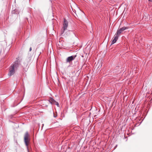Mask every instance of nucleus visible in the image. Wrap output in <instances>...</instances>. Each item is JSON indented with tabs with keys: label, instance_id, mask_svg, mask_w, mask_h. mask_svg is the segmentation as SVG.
Returning a JSON list of instances; mask_svg holds the SVG:
<instances>
[{
	"label": "nucleus",
	"instance_id": "f257e3e1",
	"mask_svg": "<svg viewBox=\"0 0 152 152\" xmlns=\"http://www.w3.org/2000/svg\"><path fill=\"white\" fill-rule=\"evenodd\" d=\"M19 63L18 61H16L12 65L10 69L8 75L11 76L14 74L15 72L19 67Z\"/></svg>",
	"mask_w": 152,
	"mask_h": 152
},
{
	"label": "nucleus",
	"instance_id": "f03ea898",
	"mask_svg": "<svg viewBox=\"0 0 152 152\" xmlns=\"http://www.w3.org/2000/svg\"><path fill=\"white\" fill-rule=\"evenodd\" d=\"M68 26V22L65 19H64V22L63 23V29L61 31V33L62 34L64 33V31L66 30Z\"/></svg>",
	"mask_w": 152,
	"mask_h": 152
},
{
	"label": "nucleus",
	"instance_id": "7ed1b4c3",
	"mask_svg": "<svg viewBox=\"0 0 152 152\" xmlns=\"http://www.w3.org/2000/svg\"><path fill=\"white\" fill-rule=\"evenodd\" d=\"M29 134L28 133L26 132L24 135V141L26 145L27 146L28 145Z\"/></svg>",
	"mask_w": 152,
	"mask_h": 152
},
{
	"label": "nucleus",
	"instance_id": "20e7f679",
	"mask_svg": "<svg viewBox=\"0 0 152 152\" xmlns=\"http://www.w3.org/2000/svg\"><path fill=\"white\" fill-rule=\"evenodd\" d=\"M76 57V55L72 56H71L68 57L67 58L66 60V63H70L72 61L74 60Z\"/></svg>",
	"mask_w": 152,
	"mask_h": 152
},
{
	"label": "nucleus",
	"instance_id": "39448f33",
	"mask_svg": "<svg viewBox=\"0 0 152 152\" xmlns=\"http://www.w3.org/2000/svg\"><path fill=\"white\" fill-rule=\"evenodd\" d=\"M118 35H116L115 34V36L114 37V38L113 39L112 42H111V45L113 44L116 42L117 40H118Z\"/></svg>",
	"mask_w": 152,
	"mask_h": 152
},
{
	"label": "nucleus",
	"instance_id": "423d86ee",
	"mask_svg": "<svg viewBox=\"0 0 152 152\" xmlns=\"http://www.w3.org/2000/svg\"><path fill=\"white\" fill-rule=\"evenodd\" d=\"M123 31L121 30L120 29V28L118 29V30L117 31V33L115 34L118 35V36H119L120 34L121 33V32Z\"/></svg>",
	"mask_w": 152,
	"mask_h": 152
},
{
	"label": "nucleus",
	"instance_id": "0eeeda50",
	"mask_svg": "<svg viewBox=\"0 0 152 152\" xmlns=\"http://www.w3.org/2000/svg\"><path fill=\"white\" fill-rule=\"evenodd\" d=\"M18 11L17 9H15L14 10H13L12 11V14H18Z\"/></svg>",
	"mask_w": 152,
	"mask_h": 152
},
{
	"label": "nucleus",
	"instance_id": "6e6552de",
	"mask_svg": "<svg viewBox=\"0 0 152 152\" xmlns=\"http://www.w3.org/2000/svg\"><path fill=\"white\" fill-rule=\"evenodd\" d=\"M127 28L126 27H123L122 28H120L121 30L123 31L125 29H127Z\"/></svg>",
	"mask_w": 152,
	"mask_h": 152
},
{
	"label": "nucleus",
	"instance_id": "1a4fd4ad",
	"mask_svg": "<svg viewBox=\"0 0 152 152\" xmlns=\"http://www.w3.org/2000/svg\"><path fill=\"white\" fill-rule=\"evenodd\" d=\"M53 114H54V117L55 118L57 116V115H55L54 113H53Z\"/></svg>",
	"mask_w": 152,
	"mask_h": 152
},
{
	"label": "nucleus",
	"instance_id": "9d476101",
	"mask_svg": "<svg viewBox=\"0 0 152 152\" xmlns=\"http://www.w3.org/2000/svg\"><path fill=\"white\" fill-rule=\"evenodd\" d=\"M31 50H32L31 48L30 47L29 49V51H31Z\"/></svg>",
	"mask_w": 152,
	"mask_h": 152
},
{
	"label": "nucleus",
	"instance_id": "9b49d317",
	"mask_svg": "<svg viewBox=\"0 0 152 152\" xmlns=\"http://www.w3.org/2000/svg\"><path fill=\"white\" fill-rule=\"evenodd\" d=\"M149 1H152V0H149Z\"/></svg>",
	"mask_w": 152,
	"mask_h": 152
},
{
	"label": "nucleus",
	"instance_id": "f8f14e48",
	"mask_svg": "<svg viewBox=\"0 0 152 152\" xmlns=\"http://www.w3.org/2000/svg\"><path fill=\"white\" fill-rule=\"evenodd\" d=\"M57 105H58V103H57Z\"/></svg>",
	"mask_w": 152,
	"mask_h": 152
},
{
	"label": "nucleus",
	"instance_id": "ddd939ff",
	"mask_svg": "<svg viewBox=\"0 0 152 152\" xmlns=\"http://www.w3.org/2000/svg\"><path fill=\"white\" fill-rule=\"evenodd\" d=\"M54 101V99H53V100H52V101Z\"/></svg>",
	"mask_w": 152,
	"mask_h": 152
}]
</instances>
